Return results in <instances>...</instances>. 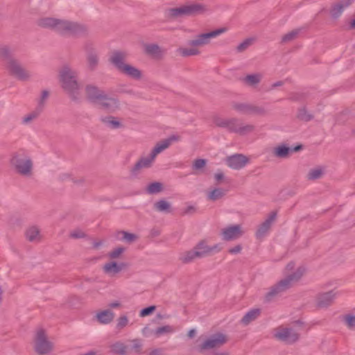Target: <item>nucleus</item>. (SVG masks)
Masks as SVG:
<instances>
[{"label": "nucleus", "instance_id": "nucleus-1", "mask_svg": "<svg viewBox=\"0 0 355 355\" xmlns=\"http://www.w3.org/2000/svg\"><path fill=\"white\" fill-rule=\"evenodd\" d=\"M39 25L43 28H51L64 35L80 36L87 32L86 27L77 22L51 17L41 19L39 21Z\"/></svg>", "mask_w": 355, "mask_h": 355}, {"label": "nucleus", "instance_id": "nucleus-2", "mask_svg": "<svg viewBox=\"0 0 355 355\" xmlns=\"http://www.w3.org/2000/svg\"><path fill=\"white\" fill-rule=\"evenodd\" d=\"M62 88L73 101L81 98L80 85L78 82V72L68 64L62 67L59 71Z\"/></svg>", "mask_w": 355, "mask_h": 355}, {"label": "nucleus", "instance_id": "nucleus-3", "mask_svg": "<svg viewBox=\"0 0 355 355\" xmlns=\"http://www.w3.org/2000/svg\"><path fill=\"white\" fill-rule=\"evenodd\" d=\"M304 272V268L300 267L292 274L287 275L284 279L271 286L265 295V301L267 302H271L275 297L286 292L292 287L293 283L297 282L302 277Z\"/></svg>", "mask_w": 355, "mask_h": 355}, {"label": "nucleus", "instance_id": "nucleus-4", "mask_svg": "<svg viewBox=\"0 0 355 355\" xmlns=\"http://www.w3.org/2000/svg\"><path fill=\"white\" fill-rule=\"evenodd\" d=\"M215 125L219 128L227 129L230 132L245 135L254 130V126L251 124H243L237 118L223 119L216 117L214 120Z\"/></svg>", "mask_w": 355, "mask_h": 355}, {"label": "nucleus", "instance_id": "nucleus-5", "mask_svg": "<svg viewBox=\"0 0 355 355\" xmlns=\"http://www.w3.org/2000/svg\"><path fill=\"white\" fill-rule=\"evenodd\" d=\"M220 249L218 245L212 247L208 246L205 241H200L192 250L181 254L180 260L183 263H189L196 259H201L209 255L212 252H219Z\"/></svg>", "mask_w": 355, "mask_h": 355}, {"label": "nucleus", "instance_id": "nucleus-6", "mask_svg": "<svg viewBox=\"0 0 355 355\" xmlns=\"http://www.w3.org/2000/svg\"><path fill=\"white\" fill-rule=\"evenodd\" d=\"M302 323L300 320L293 322L291 327L279 326L275 330L274 337L286 344H293L300 338V332L296 325H301Z\"/></svg>", "mask_w": 355, "mask_h": 355}, {"label": "nucleus", "instance_id": "nucleus-7", "mask_svg": "<svg viewBox=\"0 0 355 355\" xmlns=\"http://www.w3.org/2000/svg\"><path fill=\"white\" fill-rule=\"evenodd\" d=\"M10 162L15 171L21 175L30 176L31 175L33 162L24 151L21 150L15 153Z\"/></svg>", "mask_w": 355, "mask_h": 355}, {"label": "nucleus", "instance_id": "nucleus-8", "mask_svg": "<svg viewBox=\"0 0 355 355\" xmlns=\"http://www.w3.org/2000/svg\"><path fill=\"white\" fill-rule=\"evenodd\" d=\"M206 10L204 5L200 3L185 4L180 7L173 8L168 10L169 17L178 18L182 17L195 16L203 13Z\"/></svg>", "mask_w": 355, "mask_h": 355}, {"label": "nucleus", "instance_id": "nucleus-9", "mask_svg": "<svg viewBox=\"0 0 355 355\" xmlns=\"http://www.w3.org/2000/svg\"><path fill=\"white\" fill-rule=\"evenodd\" d=\"M4 67L10 76L20 81H28L32 77L31 71L17 58L6 63Z\"/></svg>", "mask_w": 355, "mask_h": 355}, {"label": "nucleus", "instance_id": "nucleus-10", "mask_svg": "<svg viewBox=\"0 0 355 355\" xmlns=\"http://www.w3.org/2000/svg\"><path fill=\"white\" fill-rule=\"evenodd\" d=\"M225 31V28H220L209 33L200 34L193 40H190L188 44L192 47L202 46L208 44L211 39L218 37Z\"/></svg>", "mask_w": 355, "mask_h": 355}, {"label": "nucleus", "instance_id": "nucleus-11", "mask_svg": "<svg viewBox=\"0 0 355 355\" xmlns=\"http://www.w3.org/2000/svg\"><path fill=\"white\" fill-rule=\"evenodd\" d=\"M53 348V344L47 340L44 329L37 331L35 339V349L39 354H46L49 353Z\"/></svg>", "mask_w": 355, "mask_h": 355}, {"label": "nucleus", "instance_id": "nucleus-12", "mask_svg": "<svg viewBox=\"0 0 355 355\" xmlns=\"http://www.w3.org/2000/svg\"><path fill=\"white\" fill-rule=\"evenodd\" d=\"M232 108L237 112L248 115H263L266 111L263 107L245 103H234Z\"/></svg>", "mask_w": 355, "mask_h": 355}, {"label": "nucleus", "instance_id": "nucleus-13", "mask_svg": "<svg viewBox=\"0 0 355 355\" xmlns=\"http://www.w3.org/2000/svg\"><path fill=\"white\" fill-rule=\"evenodd\" d=\"M227 342L226 336L223 334H216L205 340L200 346V352L220 347Z\"/></svg>", "mask_w": 355, "mask_h": 355}, {"label": "nucleus", "instance_id": "nucleus-14", "mask_svg": "<svg viewBox=\"0 0 355 355\" xmlns=\"http://www.w3.org/2000/svg\"><path fill=\"white\" fill-rule=\"evenodd\" d=\"M337 295L338 293L333 290L318 294L315 298L316 307L318 309L329 307L334 304Z\"/></svg>", "mask_w": 355, "mask_h": 355}, {"label": "nucleus", "instance_id": "nucleus-15", "mask_svg": "<svg viewBox=\"0 0 355 355\" xmlns=\"http://www.w3.org/2000/svg\"><path fill=\"white\" fill-rule=\"evenodd\" d=\"M225 164L231 168L240 170L248 163V158L243 154H234L228 156L225 159Z\"/></svg>", "mask_w": 355, "mask_h": 355}, {"label": "nucleus", "instance_id": "nucleus-16", "mask_svg": "<svg viewBox=\"0 0 355 355\" xmlns=\"http://www.w3.org/2000/svg\"><path fill=\"white\" fill-rule=\"evenodd\" d=\"M17 46L12 44H0V60L4 65L16 58Z\"/></svg>", "mask_w": 355, "mask_h": 355}, {"label": "nucleus", "instance_id": "nucleus-17", "mask_svg": "<svg viewBox=\"0 0 355 355\" xmlns=\"http://www.w3.org/2000/svg\"><path fill=\"white\" fill-rule=\"evenodd\" d=\"M85 49L87 67L89 70L94 71L96 69L99 62L98 53L91 43H87Z\"/></svg>", "mask_w": 355, "mask_h": 355}, {"label": "nucleus", "instance_id": "nucleus-18", "mask_svg": "<svg viewBox=\"0 0 355 355\" xmlns=\"http://www.w3.org/2000/svg\"><path fill=\"white\" fill-rule=\"evenodd\" d=\"M243 232L239 225H232L223 229L222 236L225 241H233L240 238Z\"/></svg>", "mask_w": 355, "mask_h": 355}, {"label": "nucleus", "instance_id": "nucleus-19", "mask_svg": "<svg viewBox=\"0 0 355 355\" xmlns=\"http://www.w3.org/2000/svg\"><path fill=\"white\" fill-rule=\"evenodd\" d=\"M180 139V136L173 135L168 137L167 139L158 142L155 145L154 148L152 150L150 155L153 156V157L155 159L156 156L159 153H162V151L168 148L173 142L179 141Z\"/></svg>", "mask_w": 355, "mask_h": 355}, {"label": "nucleus", "instance_id": "nucleus-20", "mask_svg": "<svg viewBox=\"0 0 355 355\" xmlns=\"http://www.w3.org/2000/svg\"><path fill=\"white\" fill-rule=\"evenodd\" d=\"M302 148V145H297L294 148H291L285 144L279 145L273 150V154L278 158H287L290 155L295 152H298Z\"/></svg>", "mask_w": 355, "mask_h": 355}, {"label": "nucleus", "instance_id": "nucleus-21", "mask_svg": "<svg viewBox=\"0 0 355 355\" xmlns=\"http://www.w3.org/2000/svg\"><path fill=\"white\" fill-rule=\"evenodd\" d=\"M85 94L89 101L92 102H99L103 97L105 92L95 85H87L85 87Z\"/></svg>", "mask_w": 355, "mask_h": 355}, {"label": "nucleus", "instance_id": "nucleus-22", "mask_svg": "<svg viewBox=\"0 0 355 355\" xmlns=\"http://www.w3.org/2000/svg\"><path fill=\"white\" fill-rule=\"evenodd\" d=\"M277 217V212L272 211L268 217L263 222L259 227L256 236L257 238H261L265 236L267 232L269 230L272 223L275 221Z\"/></svg>", "mask_w": 355, "mask_h": 355}, {"label": "nucleus", "instance_id": "nucleus-23", "mask_svg": "<svg viewBox=\"0 0 355 355\" xmlns=\"http://www.w3.org/2000/svg\"><path fill=\"white\" fill-rule=\"evenodd\" d=\"M103 108L108 112H114L119 108V101L117 98L109 97L107 94H104L102 99L99 101Z\"/></svg>", "mask_w": 355, "mask_h": 355}, {"label": "nucleus", "instance_id": "nucleus-24", "mask_svg": "<svg viewBox=\"0 0 355 355\" xmlns=\"http://www.w3.org/2000/svg\"><path fill=\"white\" fill-rule=\"evenodd\" d=\"M125 58L126 53L125 52L116 51L112 53L109 60L119 71H121L127 64L124 62Z\"/></svg>", "mask_w": 355, "mask_h": 355}, {"label": "nucleus", "instance_id": "nucleus-25", "mask_svg": "<svg viewBox=\"0 0 355 355\" xmlns=\"http://www.w3.org/2000/svg\"><path fill=\"white\" fill-rule=\"evenodd\" d=\"M354 0H340L334 4L330 10L332 18L337 19L343 13L344 9L352 3Z\"/></svg>", "mask_w": 355, "mask_h": 355}, {"label": "nucleus", "instance_id": "nucleus-26", "mask_svg": "<svg viewBox=\"0 0 355 355\" xmlns=\"http://www.w3.org/2000/svg\"><path fill=\"white\" fill-rule=\"evenodd\" d=\"M126 266L125 263H117L115 261H110L106 263L103 268L105 273L114 275L121 272Z\"/></svg>", "mask_w": 355, "mask_h": 355}, {"label": "nucleus", "instance_id": "nucleus-27", "mask_svg": "<svg viewBox=\"0 0 355 355\" xmlns=\"http://www.w3.org/2000/svg\"><path fill=\"white\" fill-rule=\"evenodd\" d=\"M95 317L100 324H107L113 321L114 313L110 309H106L98 312Z\"/></svg>", "mask_w": 355, "mask_h": 355}, {"label": "nucleus", "instance_id": "nucleus-28", "mask_svg": "<svg viewBox=\"0 0 355 355\" xmlns=\"http://www.w3.org/2000/svg\"><path fill=\"white\" fill-rule=\"evenodd\" d=\"M101 122L108 128L112 130L119 129L123 127L121 123L112 116H107L101 118Z\"/></svg>", "mask_w": 355, "mask_h": 355}, {"label": "nucleus", "instance_id": "nucleus-29", "mask_svg": "<svg viewBox=\"0 0 355 355\" xmlns=\"http://www.w3.org/2000/svg\"><path fill=\"white\" fill-rule=\"evenodd\" d=\"M120 72L135 80H139L141 77V72L139 69L128 64Z\"/></svg>", "mask_w": 355, "mask_h": 355}, {"label": "nucleus", "instance_id": "nucleus-30", "mask_svg": "<svg viewBox=\"0 0 355 355\" xmlns=\"http://www.w3.org/2000/svg\"><path fill=\"white\" fill-rule=\"evenodd\" d=\"M146 53L154 58H159L163 53V51L159 45L156 44H147L144 46Z\"/></svg>", "mask_w": 355, "mask_h": 355}, {"label": "nucleus", "instance_id": "nucleus-31", "mask_svg": "<svg viewBox=\"0 0 355 355\" xmlns=\"http://www.w3.org/2000/svg\"><path fill=\"white\" fill-rule=\"evenodd\" d=\"M261 314V309H253L249 311L248 313L245 314V315L241 319V322L248 325L251 322L255 320Z\"/></svg>", "mask_w": 355, "mask_h": 355}, {"label": "nucleus", "instance_id": "nucleus-32", "mask_svg": "<svg viewBox=\"0 0 355 355\" xmlns=\"http://www.w3.org/2000/svg\"><path fill=\"white\" fill-rule=\"evenodd\" d=\"M110 353L116 355H125L127 352L128 346L121 342H116L110 345Z\"/></svg>", "mask_w": 355, "mask_h": 355}, {"label": "nucleus", "instance_id": "nucleus-33", "mask_svg": "<svg viewBox=\"0 0 355 355\" xmlns=\"http://www.w3.org/2000/svg\"><path fill=\"white\" fill-rule=\"evenodd\" d=\"M154 209L159 212L171 213V204L165 200H160L157 201L153 205Z\"/></svg>", "mask_w": 355, "mask_h": 355}, {"label": "nucleus", "instance_id": "nucleus-34", "mask_svg": "<svg viewBox=\"0 0 355 355\" xmlns=\"http://www.w3.org/2000/svg\"><path fill=\"white\" fill-rule=\"evenodd\" d=\"M225 194L226 191L224 189L215 188L207 193V197L209 200L216 201L222 198Z\"/></svg>", "mask_w": 355, "mask_h": 355}, {"label": "nucleus", "instance_id": "nucleus-35", "mask_svg": "<svg viewBox=\"0 0 355 355\" xmlns=\"http://www.w3.org/2000/svg\"><path fill=\"white\" fill-rule=\"evenodd\" d=\"M26 236L31 242L39 241L40 240L39 229L35 226L31 227L26 230Z\"/></svg>", "mask_w": 355, "mask_h": 355}, {"label": "nucleus", "instance_id": "nucleus-36", "mask_svg": "<svg viewBox=\"0 0 355 355\" xmlns=\"http://www.w3.org/2000/svg\"><path fill=\"white\" fill-rule=\"evenodd\" d=\"M116 238L119 240L125 241L128 243H131L137 239V236L125 231H119L117 232Z\"/></svg>", "mask_w": 355, "mask_h": 355}, {"label": "nucleus", "instance_id": "nucleus-37", "mask_svg": "<svg viewBox=\"0 0 355 355\" xmlns=\"http://www.w3.org/2000/svg\"><path fill=\"white\" fill-rule=\"evenodd\" d=\"M261 78L260 73L249 74L243 78V82L249 86H254L261 82Z\"/></svg>", "mask_w": 355, "mask_h": 355}, {"label": "nucleus", "instance_id": "nucleus-38", "mask_svg": "<svg viewBox=\"0 0 355 355\" xmlns=\"http://www.w3.org/2000/svg\"><path fill=\"white\" fill-rule=\"evenodd\" d=\"M297 118L300 121L308 122L313 119V115L308 112L306 107H302L297 110Z\"/></svg>", "mask_w": 355, "mask_h": 355}, {"label": "nucleus", "instance_id": "nucleus-39", "mask_svg": "<svg viewBox=\"0 0 355 355\" xmlns=\"http://www.w3.org/2000/svg\"><path fill=\"white\" fill-rule=\"evenodd\" d=\"M41 113L42 112L35 108L34 110H33L32 112H31L21 119V123L24 125L30 124L31 123H32L33 121L36 119L41 114Z\"/></svg>", "mask_w": 355, "mask_h": 355}, {"label": "nucleus", "instance_id": "nucleus-40", "mask_svg": "<svg viewBox=\"0 0 355 355\" xmlns=\"http://www.w3.org/2000/svg\"><path fill=\"white\" fill-rule=\"evenodd\" d=\"M324 171L322 168L318 167L311 169L307 174V179L309 180H315L322 178Z\"/></svg>", "mask_w": 355, "mask_h": 355}, {"label": "nucleus", "instance_id": "nucleus-41", "mask_svg": "<svg viewBox=\"0 0 355 355\" xmlns=\"http://www.w3.org/2000/svg\"><path fill=\"white\" fill-rule=\"evenodd\" d=\"M301 31L300 28L294 29L291 31V32H288V33L285 34L282 38V42L283 43H287L289 42H291L294 40H295L297 36L299 35Z\"/></svg>", "mask_w": 355, "mask_h": 355}, {"label": "nucleus", "instance_id": "nucleus-42", "mask_svg": "<svg viewBox=\"0 0 355 355\" xmlns=\"http://www.w3.org/2000/svg\"><path fill=\"white\" fill-rule=\"evenodd\" d=\"M49 92L47 90H43L41 96L38 100L37 105L35 108L42 112L45 106L46 101L49 98Z\"/></svg>", "mask_w": 355, "mask_h": 355}, {"label": "nucleus", "instance_id": "nucleus-43", "mask_svg": "<svg viewBox=\"0 0 355 355\" xmlns=\"http://www.w3.org/2000/svg\"><path fill=\"white\" fill-rule=\"evenodd\" d=\"M162 189V184L160 182H155L150 183L146 191L149 194H155L159 193Z\"/></svg>", "mask_w": 355, "mask_h": 355}, {"label": "nucleus", "instance_id": "nucleus-44", "mask_svg": "<svg viewBox=\"0 0 355 355\" xmlns=\"http://www.w3.org/2000/svg\"><path fill=\"white\" fill-rule=\"evenodd\" d=\"M179 51L182 56L196 55L200 53V51L196 48H181Z\"/></svg>", "mask_w": 355, "mask_h": 355}, {"label": "nucleus", "instance_id": "nucleus-45", "mask_svg": "<svg viewBox=\"0 0 355 355\" xmlns=\"http://www.w3.org/2000/svg\"><path fill=\"white\" fill-rule=\"evenodd\" d=\"M174 331V329L173 327L170 325H166L163 327H159L155 330V334L157 336H159L164 334L172 333Z\"/></svg>", "mask_w": 355, "mask_h": 355}, {"label": "nucleus", "instance_id": "nucleus-46", "mask_svg": "<svg viewBox=\"0 0 355 355\" xmlns=\"http://www.w3.org/2000/svg\"><path fill=\"white\" fill-rule=\"evenodd\" d=\"M155 158L150 154L149 156L141 157L139 162L141 163L144 168H150L154 161Z\"/></svg>", "mask_w": 355, "mask_h": 355}, {"label": "nucleus", "instance_id": "nucleus-47", "mask_svg": "<svg viewBox=\"0 0 355 355\" xmlns=\"http://www.w3.org/2000/svg\"><path fill=\"white\" fill-rule=\"evenodd\" d=\"M128 324V318L125 315L120 316L117 320L116 328L118 330H121Z\"/></svg>", "mask_w": 355, "mask_h": 355}, {"label": "nucleus", "instance_id": "nucleus-48", "mask_svg": "<svg viewBox=\"0 0 355 355\" xmlns=\"http://www.w3.org/2000/svg\"><path fill=\"white\" fill-rule=\"evenodd\" d=\"M252 42L253 39L252 38H248L245 40L243 42L238 45L236 47L237 51L239 52L244 51L252 44Z\"/></svg>", "mask_w": 355, "mask_h": 355}, {"label": "nucleus", "instance_id": "nucleus-49", "mask_svg": "<svg viewBox=\"0 0 355 355\" xmlns=\"http://www.w3.org/2000/svg\"><path fill=\"white\" fill-rule=\"evenodd\" d=\"M124 251V248L119 247L109 252L108 256L112 259H117Z\"/></svg>", "mask_w": 355, "mask_h": 355}, {"label": "nucleus", "instance_id": "nucleus-50", "mask_svg": "<svg viewBox=\"0 0 355 355\" xmlns=\"http://www.w3.org/2000/svg\"><path fill=\"white\" fill-rule=\"evenodd\" d=\"M86 234L85 232L80 229H76L71 232L70 237L72 239H82L85 238Z\"/></svg>", "mask_w": 355, "mask_h": 355}, {"label": "nucleus", "instance_id": "nucleus-51", "mask_svg": "<svg viewBox=\"0 0 355 355\" xmlns=\"http://www.w3.org/2000/svg\"><path fill=\"white\" fill-rule=\"evenodd\" d=\"M345 321L349 329L355 327V315H347L345 316Z\"/></svg>", "mask_w": 355, "mask_h": 355}, {"label": "nucleus", "instance_id": "nucleus-52", "mask_svg": "<svg viewBox=\"0 0 355 355\" xmlns=\"http://www.w3.org/2000/svg\"><path fill=\"white\" fill-rule=\"evenodd\" d=\"M206 165V160L204 159H197L193 162V168L199 170L202 168Z\"/></svg>", "mask_w": 355, "mask_h": 355}, {"label": "nucleus", "instance_id": "nucleus-53", "mask_svg": "<svg viewBox=\"0 0 355 355\" xmlns=\"http://www.w3.org/2000/svg\"><path fill=\"white\" fill-rule=\"evenodd\" d=\"M156 307L155 306H150L148 307H146L140 311V316L141 317H145L150 315L153 313V312L155 310Z\"/></svg>", "mask_w": 355, "mask_h": 355}, {"label": "nucleus", "instance_id": "nucleus-54", "mask_svg": "<svg viewBox=\"0 0 355 355\" xmlns=\"http://www.w3.org/2000/svg\"><path fill=\"white\" fill-rule=\"evenodd\" d=\"M142 168H144L142 165L138 161L131 168L130 173L132 176H137Z\"/></svg>", "mask_w": 355, "mask_h": 355}, {"label": "nucleus", "instance_id": "nucleus-55", "mask_svg": "<svg viewBox=\"0 0 355 355\" xmlns=\"http://www.w3.org/2000/svg\"><path fill=\"white\" fill-rule=\"evenodd\" d=\"M60 178L62 180H68L69 179V180H71L73 182H76V183L82 182L83 181V180H82V179L79 180L78 181V180H75L73 178H71V175L69 174V173H63L62 175H61Z\"/></svg>", "mask_w": 355, "mask_h": 355}, {"label": "nucleus", "instance_id": "nucleus-56", "mask_svg": "<svg viewBox=\"0 0 355 355\" xmlns=\"http://www.w3.org/2000/svg\"><path fill=\"white\" fill-rule=\"evenodd\" d=\"M241 250H242L241 245H236L234 248H232L229 249L228 252L230 254H238V253H239L241 251Z\"/></svg>", "mask_w": 355, "mask_h": 355}, {"label": "nucleus", "instance_id": "nucleus-57", "mask_svg": "<svg viewBox=\"0 0 355 355\" xmlns=\"http://www.w3.org/2000/svg\"><path fill=\"white\" fill-rule=\"evenodd\" d=\"M196 209L193 206H189L184 211V214H192L195 212Z\"/></svg>", "mask_w": 355, "mask_h": 355}, {"label": "nucleus", "instance_id": "nucleus-58", "mask_svg": "<svg viewBox=\"0 0 355 355\" xmlns=\"http://www.w3.org/2000/svg\"><path fill=\"white\" fill-rule=\"evenodd\" d=\"M150 234L152 237H157L160 235V231L157 228H153L150 230Z\"/></svg>", "mask_w": 355, "mask_h": 355}, {"label": "nucleus", "instance_id": "nucleus-59", "mask_svg": "<svg viewBox=\"0 0 355 355\" xmlns=\"http://www.w3.org/2000/svg\"><path fill=\"white\" fill-rule=\"evenodd\" d=\"M214 178L217 182H220L224 178V175L222 172L216 173Z\"/></svg>", "mask_w": 355, "mask_h": 355}, {"label": "nucleus", "instance_id": "nucleus-60", "mask_svg": "<svg viewBox=\"0 0 355 355\" xmlns=\"http://www.w3.org/2000/svg\"><path fill=\"white\" fill-rule=\"evenodd\" d=\"M284 84V82L283 81H277V82H275L272 85H271V88L272 89H274V88H276L277 87H280V86H282Z\"/></svg>", "mask_w": 355, "mask_h": 355}, {"label": "nucleus", "instance_id": "nucleus-61", "mask_svg": "<svg viewBox=\"0 0 355 355\" xmlns=\"http://www.w3.org/2000/svg\"><path fill=\"white\" fill-rule=\"evenodd\" d=\"M108 306L110 308H112V309L118 308L120 306V303L118 302H114L110 303Z\"/></svg>", "mask_w": 355, "mask_h": 355}, {"label": "nucleus", "instance_id": "nucleus-62", "mask_svg": "<svg viewBox=\"0 0 355 355\" xmlns=\"http://www.w3.org/2000/svg\"><path fill=\"white\" fill-rule=\"evenodd\" d=\"M295 267V263L293 262H290L287 264L286 269L288 271L292 270Z\"/></svg>", "mask_w": 355, "mask_h": 355}, {"label": "nucleus", "instance_id": "nucleus-63", "mask_svg": "<svg viewBox=\"0 0 355 355\" xmlns=\"http://www.w3.org/2000/svg\"><path fill=\"white\" fill-rule=\"evenodd\" d=\"M148 355H161V352L159 349H154L149 353Z\"/></svg>", "mask_w": 355, "mask_h": 355}, {"label": "nucleus", "instance_id": "nucleus-64", "mask_svg": "<svg viewBox=\"0 0 355 355\" xmlns=\"http://www.w3.org/2000/svg\"><path fill=\"white\" fill-rule=\"evenodd\" d=\"M349 29H350V30L355 29V19H352L350 21L349 26Z\"/></svg>", "mask_w": 355, "mask_h": 355}]
</instances>
